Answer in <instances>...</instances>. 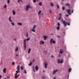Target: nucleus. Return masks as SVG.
I'll return each instance as SVG.
<instances>
[{"mask_svg": "<svg viewBox=\"0 0 79 79\" xmlns=\"http://www.w3.org/2000/svg\"><path fill=\"white\" fill-rule=\"evenodd\" d=\"M57 37L59 38H60V36H57Z\"/></svg>", "mask_w": 79, "mask_h": 79, "instance_id": "56", "label": "nucleus"}, {"mask_svg": "<svg viewBox=\"0 0 79 79\" xmlns=\"http://www.w3.org/2000/svg\"><path fill=\"white\" fill-rule=\"evenodd\" d=\"M49 11H50V13H51V12H52V11H51V10H50Z\"/></svg>", "mask_w": 79, "mask_h": 79, "instance_id": "55", "label": "nucleus"}, {"mask_svg": "<svg viewBox=\"0 0 79 79\" xmlns=\"http://www.w3.org/2000/svg\"><path fill=\"white\" fill-rule=\"evenodd\" d=\"M53 40V39H51L50 40V43L51 45H52V42L53 44H55V41L54 40Z\"/></svg>", "mask_w": 79, "mask_h": 79, "instance_id": "3", "label": "nucleus"}, {"mask_svg": "<svg viewBox=\"0 0 79 79\" xmlns=\"http://www.w3.org/2000/svg\"><path fill=\"white\" fill-rule=\"evenodd\" d=\"M31 8V6H30V3H29L28 5L26 6V11H28L29 8Z\"/></svg>", "mask_w": 79, "mask_h": 79, "instance_id": "2", "label": "nucleus"}, {"mask_svg": "<svg viewBox=\"0 0 79 79\" xmlns=\"http://www.w3.org/2000/svg\"><path fill=\"white\" fill-rule=\"evenodd\" d=\"M6 68H4V69H3V73H6Z\"/></svg>", "mask_w": 79, "mask_h": 79, "instance_id": "10", "label": "nucleus"}, {"mask_svg": "<svg viewBox=\"0 0 79 79\" xmlns=\"http://www.w3.org/2000/svg\"><path fill=\"white\" fill-rule=\"evenodd\" d=\"M7 3H8V4H9L10 3V0H7Z\"/></svg>", "mask_w": 79, "mask_h": 79, "instance_id": "37", "label": "nucleus"}, {"mask_svg": "<svg viewBox=\"0 0 79 79\" xmlns=\"http://www.w3.org/2000/svg\"><path fill=\"white\" fill-rule=\"evenodd\" d=\"M62 49H61L60 50V53L61 54H62V53H63V51H62Z\"/></svg>", "mask_w": 79, "mask_h": 79, "instance_id": "20", "label": "nucleus"}, {"mask_svg": "<svg viewBox=\"0 0 79 79\" xmlns=\"http://www.w3.org/2000/svg\"><path fill=\"white\" fill-rule=\"evenodd\" d=\"M35 27H36V26H35V25H34L33 28V29H34L35 28Z\"/></svg>", "mask_w": 79, "mask_h": 79, "instance_id": "31", "label": "nucleus"}, {"mask_svg": "<svg viewBox=\"0 0 79 79\" xmlns=\"http://www.w3.org/2000/svg\"><path fill=\"white\" fill-rule=\"evenodd\" d=\"M20 68L22 70H23L24 69L22 66L20 67Z\"/></svg>", "mask_w": 79, "mask_h": 79, "instance_id": "34", "label": "nucleus"}, {"mask_svg": "<svg viewBox=\"0 0 79 79\" xmlns=\"http://www.w3.org/2000/svg\"><path fill=\"white\" fill-rule=\"evenodd\" d=\"M65 16H66V17H68V16H69V15H65Z\"/></svg>", "mask_w": 79, "mask_h": 79, "instance_id": "41", "label": "nucleus"}, {"mask_svg": "<svg viewBox=\"0 0 79 79\" xmlns=\"http://www.w3.org/2000/svg\"><path fill=\"white\" fill-rule=\"evenodd\" d=\"M61 18V16H60L59 18H58V20H60Z\"/></svg>", "mask_w": 79, "mask_h": 79, "instance_id": "33", "label": "nucleus"}, {"mask_svg": "<svg viewBox=\"0 0 79 79\" xmlns=\"http://www.w3.org/2000/svg\"><path fill=\"white\" fill-rule=\"evenodd\" d=\"M2 78V75H0V79H1Z\"/></svg>", "mask_w": 79, "mask_h": 79, "instance_id": "51", "label": "nucleus"}, {"mask_svg": "<svg viewBox=\"0 0 79 79\" xmlns=\"http://www.w3.org/2000/svg\"><path fill=\"white\" fill-rule=\"evenodd\" d=\"M60 29V28L59 26L57 27V28H56L57 30H59Z\"/></svg>", "mask_w": 79, "mask_h": 79, "instance_id": "25", "label": "nucleus"}, {"mask_svg": "<svg viewBox=\"0 0 79 79\" xmlns=\"http://www.w3.org/2000/svg\"><path fill=\"white\" fill-rule=\"evenodd\" d=\"M18 71H16V73H15V79H16V78H18V76H17V74H18Z\"/></svg>", "mask_w": 79, "mask_h": 79, "instance_id": "8", "label": "nucleus"}, {"mask_svg": "<svg viewBox=\"0 0 79 79\" xmlns=\"http://www.w3.org/2000/svg\"><path fill=\"white\" fill-rule=\"evenodd\" d=\"M28 34L27 33V32L26 33V37H28Z\"/></svg>", "mask_w": 79, "mask_h": 79, "instance_id": "36", "label": "nucleus"}, {"mask_svg": "<svg viewBox=\"0 0 79 79\" xmlns=\"http://www.w3.org/2000/svg\"><path fill=\"white\" fill-rule=\"evenodd\" d=\"M44 66L45 68H47V66L48 65V64L46 62H45L44 63Z\"/></svg>", "mask_w": 79, "mask_h": 79, "instance_id": "5", "label": "nucleus"}, {"mask_svg": "<svg viewBox=\"0 0 79 79\" xmlns=\"http://www.w3.org/2000/svg\"><path fill=\"white\" fill-rule=\"evenodd\" d=\"M16 56H18V55L17 54H16Z\"/></svg>", "mask_w": 79, "mask_h": 79, "instance_id": "62", "label": "nucleus"}, {"mask_svg": "<svg viewBox=\"0 0 79 79\" xmlns=\"http://www.w3.org/2000/svg\"><path fill=\"white\" fill-rule=\"evenodd\" d=\"M42 78L43 79H44L45 78V77H42Z\"/></svg>", "mask_w": 79, "mask_h": 79, "instance_id": "43", "label": "nucleus"}, {"mask_svg": "<svg viewBox=\"0 0 79 79\" xmlns=\"http://www.w3.org/2000/svg\"><path fill=\"white\" fill-rule=\"evenodd\" d=\"M26 41H29V40H30V38L29 37L27 38L26 39Z\"/></svg>", "mask_w": 79, "mask_h": 79, "instance_id": "18", "label": "nucleus"}, {"mask_svg": "<svg viewBox=\"0 0 79 79\" xmlns=\"http://www.w3.org/2000/svg\"><path fill=\"white\" fill-rule=\"evenodd\" d=\"M58 61V64H60V63H63V60H61V61H60V60L59 59L57 60Z\"/></svg>", "mask_w": 79, "mask_h": 79, "instance_id": "6", "label": "nucleus"}, {"mask_svg": "<svg viewBox=\"0 0 79 79\" xmlns=\"http://www.w3.org/2000/svg\"><path fill=\"white\" fill-rule=\"evenodd\" d=\"M31 31H33V32H35V30H34V29H31Z\"/></svg>", "mask_w": 79, "mask_h": 79, "instance_id": "28", "label": "nucleus"}, {"mask_svg": "<svg viewBox=\"0 0 79 79\" xmlns=\"http://www.w3.org/2000/svg\"><path fill=\"white\" fill-rule=\"evenodd\" d=\"M33 72H35V69L33 68Z\"/></svg>", "mask_w": 79, "mask_h": 79, "instance_id": "46", "label": "nucleus"}, {"mask_svg": "<svg viewBox=\"0 0 79 79\" xmlns=\"http://www.w3.org/2000/svg\"><path fill=\"white\" fill-rule=\"evenodd\" d=\"M26 70H24V73H25V74H26Z\"/></svg>", "mask_w": 79, "mask_h": 79, "instance_id": "45", "label": "nucleus"}, {"mask_svg": "<svg viewBox=\"0 0 79 79\" xmlns=\"http://www.w3.org/2000/svg\"><path fill=\"white\" fill-rule=\"evenodd\" d=\"M7 78H9V77L8 76H7Z\"/></svg>", "mask_w": 79, "mask_h": 79, "instance_id": "59", "label": "nucleus"}, {"mask_svg": "<svg viewBox=\"0 0 79 79\" xmlns=\"http://www.w3.org/2000/svg\"><path fill=\"white\" fill-rule=\"evenodd\" d=\"M66 11H67L69 15H71V10L70 9H67Z\"/></svg>", "mask_w": 79, "mask_h": 79, "instance_id": "4", "label": "nucleus"}, {"mask_svg": "<svg viewBox=\"0 0 79 79\" xmlns=\"http://www.w3.org/2000/svg\"><path fill=\"white\" fill-rule=\"evenodd\" d=\"M71 70H72V69L71 68H69V73L71 72Z\"/></svg>", "mask_w": 79, "mask_h": 79, "instance_id": "19", "label": "nucleus"}, {"mask_svg": "<svg viewBox=\"0 0 79 79\" xmlns=\"http://www.w3.org/2000/svg\"><path fill=\"white\" fill-rule=\"evenodd\" d=\"M61 22H62L63 24H64V27H66L67 26V24L68 26H70V23H68L66 22V21L63 20V19H61Z\"/></svg>", "mask_w": 79, "mask_h": 79, "instance_id": "1", "label": "nucleus"}, {"mask_svg": "<svg viewBox=\"0 0 79 79\" xmlns=\"http://www.w3.org/2000/svg\"><path fill=\"white\" fill-rule=\"evenodd\" d=\"M40 45H41V44H44V41H41L40 43Z\"/></svg>", "mask_w": 79, "mask_h": 79, "instance_id": "13", "label": "nucleus"}, {"mask_svg": "<svg viewBox=\"0 0 79 79\" xmlns=\"http://www.w3.org/2000/svg\"><path fill=\"white\" fill-rule=\"evenodd\" d=\"M32 62L31 61H30V63L28 65L31 66V65H32Z\"/></svg>", "mask_w": 79, "mask_h": 79, "instance_id": "23", "label": "nucleus"}, {"mask_svg": "<svg viewBox=\"0 0 79 79\" xmlns=\"http://www.w3.org/2000/svg\"><path fill=\"white\" fill-rule=\"evenodd\" d=\"M17 76H18H18H19V74L17 75Z\"/></svg>", "mask_w": 79, "mask_h": 79, "instance_id": "57", "label": "nucleus"}, {"mask_svg": "<svg viewBox=\"0 0 79 79\" xmlns=\"http://www.w3.org/2000/svg\"><path fill=\"white\" fill-rule=\"evenodd\" d=\"M12 64V65H15V63L14 62H13Z\"/></svg>", "mask_w": 79, "mask_h": 79, "instance_id": "40", "label": "nucleus"}, {"mask_svg": "<svg viewBox=\"0 0 79 79\" xmlns=\"http://www.w3.org/2000/svg\"><path fill=\"white\" fill-rule=\"evenodd\" d=\"M26 39H24L23 40V44H26Z\"/></svg>", "mask_w": 79, "mask_h": 79, "instance_id": "22", "label": "nucleus"}, {"mask_svg": "<svg viewBox=\"0 0 79 79\" xmlns=\"http://www.w3.org/2000/svg\"><path fill=\"white\" fill-rule=\"evenodd\" d=\"M4 8H7V6H6V5L5 4L4 6Z\"/></svg>", "mask_w": 79, "mask_h": 79, "instance_id": "30", "label": "nucleus"}, {"mask_svg": "<svg viewBox=\"0 0 79 79\" xmlns=\"http://www.w3.org/2000/svg\"><path fill=\"white\" fill-rule=\"evenodd\" d=\"M35 70H36V71H38V70L39 69V68L38 67V66L36 65L35 67Z\"/></svg>", "mask_w": 79, "mask_h": 79, "instance_id": "12", "label": "nucleus"}, {"mask_svg": "<svg viewBox=\"0 0 79 79\" xmlns=\"http://www.w3.org/2000/svg\"><path fill=\"white\" fill-rule=\"evenodd\" d=\"M12 13L13 15H15L16 14V12H15V11L14 10H12Z\"/></svg>", "mask_w": 79, "mask_h": 79, "instance_id": "15", "label": "nucleus"}, {"mask_svg": "<svg viewBox=\"0 0 79 79\" xmlns=\"http://www.w3.org/2000/svg\"><path fill=\"white\" fill-rule=\"evenodd\" d=\"M31 49L30 48H29L28 49V53H30V52H31Z\"/></svg>", "mask_w": 79, "mask_h": 79, "instance_id": "17", "label": "nucleus"}, {"mask_svg": "<svg viewBox=\"0 0 79 79\" xmlns=\"http://www.w3.org/2000/svg\"><path fill=\"white\" fill-rule=\"evenodd\" d=\"M62 10H65V7H62Z\"/></svg>", "mask_w": 79, "mask_h": 79, "instance_id": "32", "label": "nucleus"}, {"mask_svg": "<svg viewBox=\"0 0 79 79\" xmlns=\"http://www.w3.org/2000/svg\"><path fill=\"white\" fill-rule=\"evenodd\" d=\"M39 5H40V6H42V2H39Z\"/></svg>", "mask_w": 79, "mask_h": 79, "instance_id": "27", "label": "nucleus"}, {"mask_svg": "<svg viewBox=\"0 0 79 79\" xmlns=\"http://www.w3.org/2000/svg\"><path fill=\"white\" fill-rule=\"evenodd\" d=\"M57 5V8H59V6L58 5V4Z\"/></svg>", "mask_w": 79, "mask_h": 79, "instance_id": "47", "label": "nucleus"}, {"mask_svg": "<svg viewBox=\"0 0 79 79\" xmlns=\"http://www.w3.org/2000/svg\"><path fill=\"white\" fill-rule=\"evenodd\" d=\"M11 24L13 26H14L15 25V23H12Z\"/></svg>", "mask_w": 79, "mask_h": 79, "instance_id": "42", "label": "nucleus"}, {"mask_svg": "<svg viewBox=\"0 0 79 79\" xmlns=\"http://www.w3.org/2000/svg\"><path fill=\"white\" fill-rule=\"evenodd\" d=\"M20 2V1L19 0H18V3H19V2Z\"/></svg>", "mask_w": 79, "mask_h": 79, "instance_id": "52", "label": "nucleus"}, {"mask_svg": "<svg viewBox=\"0 0 79 79\" xmlns=\"http://www.w3.org/2000/svg\"><path fill=\"white\" fill-rule=\"evenodd\" d=\"M59 15H60V16H61V14H59Z\"/></svg>", "mask_w": 79, "mask_h": 79, "instance_id": "48", "label": "nucleus"}, {"mask_svg": "<svg viewBox=\"0 0 79 79\" xmlns=\"http://www.w3.org/2000/svg\"><path fill=\"white\" fill-rule=\"evenodd\" d=\"M43 38H44V40H46V39H47V36H43Z\"/></svg>", "mask_w": 79, "mask_h": 79, "instance_id": "14", "label": "nucleus"}, {"mask_svg": "<svg viewBox=\"0 0 79 79\" xmlns=\"http://www.w3.org/2000/svg\"><path fill=\"white\" fill-rule=\"evenodd\" d=\"M19 67H20V65H18L17 66V71H17V73L19 72Z\"/></svg>", "mask_w": 79, "mask_h": 79, "instance_id": "7", "label": "nucleus"}, {"mask_svg": "<svg viewBox=\"0 0 79 79\" xmlns=\"http://www.w3.org/2000/svg\"><path fill=\"white\" fill-rule=\"evenodd\" d=\"M58 71V70L57 69L53 71L52 72V73H53V74H56V72H57Z\"/></svg>", "mask_w": 79, "mask_h": 79, "instance_id": "9", "label": "nucleus"}, {"mask_svg": "<svg viewBox=\"0 0 79 79\" xmlns=\"http://www.w3.org/2000/svg\"><path fill=\"white\" fill-rule=\"evenodd\" d=\"M68 78H69V75L68 76Z\"/></svg>", "mask_w": 79, "mask_h": 79, "instance_id": "58", "label": "nucleus"}, {"mask_svg": "<svg viewBox=\"0 0 79 79\" xmlns=\"http://www.w3.org/2000/svg\"><path fill=\"white\" fill-rule=\"evenodd\" d=\"M50 5L51 6H53V3H51Z\"/></svg>", "mask_w": 79, "mask_h": 79, "instance_id": "29", "label": "nucleus"}, {"mask_svg": "<svg viewBox=\"0 0 79 79\" xmlns=\"http://www.w3.org/2000/svg\"><path fill=\"white\" fill-rule=\"evenodd\" d=\"M33 2L34 3H35L36 2V0H33Z\"/></svg>", "mask_w": 79, "mask_h": 79, "instance_id": "39", "label": "nucleus"}, {"mask_svg": "<svg viewBox=\"0 0 79 79\" xmlns=\"http://www.w3.org/2000/svg\"><path fill=\"white\" fill-rule=\"evenodd\" d=\"M51 57H52V58H53V56H51Z\"/></svg>", "mask_w": 79, "mask_h": 79, "instance_id": "61", "label": "nucleus"}, {"mask_svg": "<svg viewBox=\"0 0 79 79\" xmlns=\"http://www.w3.org/2000/svg\"><path fill=\"white\" fill-rule=\"evenodd\" d=\"M73 11H74V10H72V12H71V13H73Z\"/></svg>", "mask_w": 79, "mask_h": 79, "instance_id": "50", "label": "nucleus"}, {"mask_svg": "<svg viewBox=\"0 0 79 79\" xmlns=\"http://www.w3.org/2000/svg\"><path fill=\"white\" fill-rule=\"evenodd\" d=\"M54 79H56V78L55 77Z\"/></svg>", "mask_w": 79, "mask_h": 79, "instance_id": "64", "label": "nucleus"}, {"mask_svg": "<svg viewBox=\"0 0 79 79\" xmlns=\"http://www.w3.org/2000/svg\"><path fill=\"white\" fill-rule=\"evenodd\" d=\"M11 17H10L9 18V21H10V22H11V23H13V21L11 20Z\"/></svg>", "mask_w": 79, "mask_h": 79, "instance_id": "11", "label": "nucleus"}, {"mask_svg": "<svg viewBox=\"0 0 79 79\" xmlns=\"http://www.w3.org/2000/svg\"><path fill=\"white\" fill-rule=\"evenodd\" d=\"M21 2H22V3H23V1H22V0L21 1Z\"/></svg>", "mask_w": 79, "mask_h": 79, "instance_id": "63", "label": "nucleus"}, {"mask_svg": "<svg viewBox=\"0 0 79 79\" xmlns=\"http://www.w3.org/2000/svg\"><path fill=\"white\" fill-rule=\"evenodd\" d=\"M57 25L58 26H60V23H57Z\"/></svg>", "mask_w": 79, "mask_h": 79, "instance_id": "35", "label": "nucleus"}, {"mask_svg": "<svg viewBox=\"0 0 79 79\" xmlns=\"http://www.w3.org/2000/svg\"><path fill=\"white\" fill-rule=\"evenodd\" d=\"M17 24H18V25H19V26H22V23H17Z\"/></svg>", "mask_w": 79, "mask_h": 79, "instance_id": "24", "label": "nucleus"}, {"mask_svg": "<svg viewBox=\"0 0 79 79\" xmlns=\"http://www.w3.org/2000/svg\"><path fill=\"white\" fill-rule=\"evenodd\" d=\"M59 56H61L60 54L59 55Z\"/></svg>", "mask_w": 79, "mask_h": 79, "instance_id": "54", "label": "nucleus"}, {"mask_svg": "<svg viewBox=\"0 0 79 79\" xmlns=\"http://www.w3.org/2000/svg\"><path fill=\"white\" fill-rule=\"evenodd\" d=\"M40 13H41V11L40 10L38 12V15H39V14H40Z\"/></svg>", "mask_w": 79, "mask_h": 79, "instance_id": "38", "label": "nucleus"}, {"mask_svg": "<svg viewBox=\"0 0 79 79\" xmlns=\"http://www.w3.org/2000/svg\"><path fill=\"white\" fill-rule=\"evenodd\" d=\"M44 53H47V51H44Z\"/></svg>", "mask_w": 79, "mask_h": 79, "instance_id": "44", "label": "nucleus"}, {"mask_svg": "<svg viewBox=\"0 0 79 79\" xmlns=\"http://www.w3.org/2000/svg\"><path fill=\"white\" fill-rule=\"evenodd\" d=\"M23 45L24 49H26V44H23Z\"/></svg>", "mask_w": 79, "mask_h": 79, "instance_id": "16", "label": "nucleus"}, {"mask_svg": "<svg viewBox=\"0 0 79 79\" xmlns=\"http://www.w3.org/2000/svg\"><path fill=\"white\" fill-rule=\"evenodd\" d=\"M43 73H44V72H45V71H44H44H43Z\"/></svg>", "mask_w": 79, "mask_h": 79, "instance_id": "60", "label": "nucleus"}, {"mask_svg": "<svg viewBox=\"0 0 79 79\" xmlns=\"http://www.w3.org/2000/svg\"><path fill=\"white\" fill-rule=\"evenodd\" d=\"M18 51V47L17 46L16 47V48L15 49V52H17Z\"/></svg>", "mask_w": 79, "mask_h": 79, "instance_id": "21", "label": "nucleus"}, {"mask_svg": "<svg viewBox=\"0 0 79 79\" xmlns=\"http://www.w3.org/2000/svg\"><path fill=\"white\" fill-rule=\"evenodd\" d=\"M65 5L67 6H69V3H67L65 4Z\"/></svg>", "mask_w": 79, "mask_h": 79, "instance_id": "26", "label": "nucleus"}, {"mask_svg": "<svg viewBox=\"0 0 79 79\" xmlns=\"http://www.w3.org/2000/svg\"><path fill=\"white\" fill-rule=\"evenodd\" d=\"M34 61H35V60H34V59H33L32 61V62L34 63Z\"/></svg>", "mask_w": 79, "mask_h": 79, "instance_id": "49", "label": "nucleus"}, {"mask_svg": "<svg viewBox=\"0 0 79 79\" xmlns=\"http://www.w3.org/2000/svg\"><path fill=\"white\" fill-rule=\"evenodd\" d=\"M14 40H15V41H16V39L14 38Z\"/></svg>", "mask_w": 79, "mask_h": 79, "instance_id": "53", "label": "nucleus"}]
</instances>
